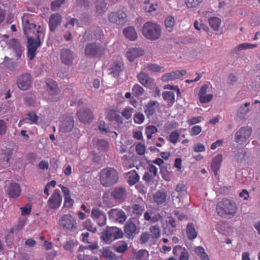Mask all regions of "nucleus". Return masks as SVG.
I'll list each match as a JSON object with an SVG mask.
<instances>
[{
  "mask_svg": "<svg viewBox=\"0 0 260 260\" xmlns=\"http://www.w3.org/2000/svg\"><path fill=\"white\" fill-rule=\"evenodd\" d=\"M101 184L105 187H110L116 184L119 179L117 171L113 168H106L99 173Z\"/></svg>",
  "mask_w": 260,
  "mask_h": 260,
  "instance_id": "1",
  "label": "nucleus"
},
{
  "mask_svg": "<svg viewBox=\"0 0 260 260\" xmlns=\"http://www.w3.org/2000/svg\"><path fill=\"white\" fill-rule=\"evenodd\" d=\"M218 214L224 218H231L236 212L237 208L235 203L227 199H223L218 203L216 207Z\"/></svg>",
  "mask_w": 260,
  "mask_h": 260,
  "instance_id": "2",
  "label": "nucleus"
},
{
  "mask_svg": "<svg viewBox=\"0 0 260 260\" xmlns=\"http://www.w3.org/2000/svg\"><path fill=\"white\" fill-rule=\"evenodd\" d=\"M33 15L29 14H24L22 17V21L23 27V31L27 39L29 38H35L36 37V34L39 30H43L41 29L40 26L37 28V25L33 21Z\"/></svg>",
  "mask_w": 260,
  "mask_h": 260,
  "instance_id": "3",
  "label": "nucleus"
},
{
  "mask_svg": "<svg viewBox=\"0 0 260 260\" xmlns=\"http://www.w3.org/2000/svg\"><path fill=\"white\" fill-rule=\"evenodd\" d=\"M161 33V27L157 23L148 21L143 25L142 34L147 39L156 40L160 38Z\"/></svg>",
  "mask_w": 260,
  "mask_h": 260,
  "instance_id": "4",
  "label": "nucleus"
},
{
  "mask_svg": "<svg viewBox=\"0 0 260 260\" xmlns=\"http://www.w3.org/2000/svg\"><path fill=\"white\" fill-rule=\"evenodd\" d=\"M43 34L42 30H39L36 35V40L31 38L27 39V56L29 60H32L35 57L37 50L41 45L40 35Z\"/></svg>",
  "mask_w": 260,
  "mask_h": 260,
  "instance_id": "5",
  "label": "nucleus"
},
{
  "mask_svg": "<svg viewBox=\"0 0 260 260\" xmlns=\"http://www.w3.org/2000/svg\"><path fill=\"white\" fill-rule=\"evenodd\" d=\"M105 53V49L100 43H91L86 45L85 55L88 58H99Z\"/></svg>",
  "mask_w": 260,
  "mask_h": 260,
  "instance_id": "6",
  "label": "nucleus"
},
{
  "mask_svg": "<svg viewBox=\"0 0 260 260\" xmlns=\"http://www.w3.org/2000/svg\"><path fill=\"white\" fill-rule=\"evenodd\" d=\"M252 129L248 126L241 127L235 135V142L242 144L247 141L251 136Z\"/></svg>",
  "mask_w": 260,
  "mask_h": 260,
  "instance_id": "7",
  "label": "nucleus"
},
{
  "mask_svg": "<svg viewBox=\"0 0 260 260\" xmlns=\"http://www.w3.org/2000/svg\"><path fill=\"white\" fill-rule=\"evenodd\" d=\"M31 77L29 73H24L18 76L17 79V85L22 90L28 89L31 84Z\"/></svg>",
  "mask_w": 260,
  "mask_h": 260,
  "instance_id": "8",
  "label": "nucleus"
},
{
  "mask_svg": "<svg viewBox=\"0 0 260 260\" xmlns=\"http://www.w3.org/2000/svg\"><path fill=\"white\" fill-rule=\"evenodd\" d=\"M108 214L110 219L121 223L124 222L127 218L125 212L121 209H112Z\"/></svg>",
  "mask_w": 260,
  "mask_h": 260,
  "instance_id": "9",
  "label": "nucleus"
},
{
  "mask_svg": "<svg viewBox=\"0 0 260 260\" xmlns=\"http://www.w3.org/2000/svg\"><path fill=\"white\" fill-rule=\"evenodd\" d=\"M77 115L79 120L83 123L90 122L93 119L92 112L88 108L80 109L77 112Z\"/></svg>",
  "mask_w": 260,
  "mask_h": 260,
  "instance_id": "10",
  "label": "nucleus"
},
{
  "mask_svg": "<svg viewBox=\"0 0 260 260\" xmlns=\"http://www.w3.org/2000/svg\"><path fill=\"white\" fill-rule=\"evenodd\" d=\"M91 216L96 221L98 224L103 226L106 223L107 217L106 214L98 208H94L92 210Z\"/></svg>",
  "mask_w": 260,
  "mask_h": 260,
  "instance_id": "11",
  "label": "nucleus"
},
{
  "mask_svg": "<svg viewBox=\"0 0 260 260\" xmlns=\"http://www.w3.org/2000/svg\"><path fill=\"white\" fill-rule=\"evenodd\" d=\"M61 201L60 191L56 189L48 200V205L50 209H56L60 206Z\"/></svg>",
  "mask_w": 260,
  "mask_h": 260,
  "instance_id": "12",
  "label": "nucleus"
},
{
  "mask_svg": "<svg viewBox=\"0 0 260 260\" xmlns=\"http://www.w3.org/2000/svg\"><path fill=\"white\" fill-rule=\"evenodd\" d=\"M110 22L116 24H124L126 21V15L124 12H112L109 15Z\"/></svg>",
  "mask_w": 260,
  "mask_h": 260,
  "instance_id": "13",
  "label": "nucleus"
},
{
  "mask_svg": "<svg viewBox=\"0 0 260 260\" xmlns=\"http://www.w3.org/2000/svg\"><path fill=\"white\" fill-rule=\"evenodd\" d=\"M186 73L185 70L175 71L164 74L161 77V80L165 82H168L178 79Z\"/></svg>",
  "mask_w": 260,
  "mask_h": 260,
  "instance_id": "14",
  "label": "nucleus"
},
{
  "mask_svg": "<svg viewBox=\"0 0 260 260\" xmlns=\"http://www.w3.org/2000/svg\"><path fill=\"white\" fill-rule=\"evenodd\" d=\"M111 196L117 201L122 202L126 198V190L124 187H116L112 191Z\"/></svg>",
  "mask_w": 260,
  "mask_h": 260,
  "instance_id": "15",
  "label": "nucleus"
},
{
  "mask_svg": "<svg viewBox=\"0 0 260 260\" xmlns=\"http://www.w3.org/2000/svg\"><path fill=\"white\" fill-rule=\"evenodd\" d=\"M251 109V106L249 102L241 105L237 111V117L239 120L245 119L246 115L250 112Z\"/></svg>",
  "mask_w": 260,
  "mask_h": 260,
  "instance_id": "16",
  "label": "nucleus"
},
{
  "mask_svg": "<svg viewBox=\"0 0 260 260\" xmlns=\"http://www.w3.org/2000/svg\"><path fill=\"white\" fill-rule=\"evenodd\" d=\"M7 192L10 198H17L20 195V186L17 183L12 182L7 187Z\"/></svg>",
  "mask_w": 260,
  "mask_h": 260,
  "instance_id": "17",
  "label": "nucleus"
},
{
  "mask_svg": "<svg viewBox=\"0 0 260 260\" xmlns=\"http://www.w3.org/2000/svg\"><path fill=\"white\" fill-rule=\"evenodd\" d=\"M62 18L58 14H52L49 19V28L50 30L53 32L57 27L60 24Z\"/></svg>",
  "mask_w": 260,
  "mask_h": 260,
  "instance_id": "18",
  "label": "nucleus"
},
{
  "mask_svg": "<svg viewBox=\"0 0 260 260\" xmlns=\"http://www.w3.org/2000/svg\"><path fill=\"white\" fill-rule=\"evenodd\" d=\"M9 45V47L15 53L16 57L17 59L20 58L22 54V49L18 40L16 39L11 40Z\"/></svg>",
  "mask_w": 260,
  "mask_h": 260,
  "instance_id": "19",
  "label": "nucleus"
},
{
  "mask_svg": "<svg viewBox=\"0 0 260 260\" xmlns=\"http://www.w3.org/2000/svg\"><path fill=\"white\" fill-rule=\"evenodd\" d=\"M143 54V50L141 48H132L128 49L126 55L128 59L132 62L136 58Z\"/></svg>",
  "mask_w": 260,
  "mask_h": 260,
  "instance_id": "20",
  "label": "nucleus"
},
{
  "mask_svg": "<svg viewBox=\"0 0 260 260\" xmlns=\"http://www.w3.org/2000/svg\"><path fill=\"white\" fill-rule=\"evenodd\" d=\"M124 232L128 237L138 233L136 225L132 221H128L124 225Z\"/></svg>",
  "mask_w": 260,
  "mask_h": 260,
  "instance_id": "21",
  "label": "nucleus"
},
{
  "mask_svg": "<svg viewBox=\"0 0 260 260\" xmlns=\"http://www.w3.org/2000/svg\"><path fill=\"white\" fill-rule=\"evenodd\" d=\"M222 160V156L221 154H218L213 158L211 168L215 175L217 174V172L220 168Z\"/></svg>",
  "mask_w": 260,
  "mask_h": 260,
  "instance_id": "22",
  "label": "nucleus"
},
{
  "mask_svg": "<svg viewBox=\"0 0 260 260\" xmlns=\"http://www.w3.org/2000/svg\"><path fill=\"white\" fill-rule=\"evenodd\" d=\"M167 194L166 193L161 190L157 191L153 196V200L155 203L157 204H163L166 200Z\"/></svg>",
  "mask_w": 260,
  "mask_h": 260,
  "instance_id": "23",
  "label": "nucleus"
},
{
  "mask_svg": "<svg viewBox=\"0 0 260 260\" xmlns=\"http://www.w3.org/2000/svg\"><path fill=\"white\" fill-rule=\"evenodd\" d=\"M158 104L156 101H151L146 106L144 112L148 118H150L155 112V106Z\"/></svg>",
  "mask_w": 260,
  "mask_h": 260,
  "instance_id": "24",
  "label": "nucleus"
},
{
  "mask_svg": "<svg viewBox=\"0 0 260 260\" xmlns=\"http://www.w3.org/2000/svg\"><path fill=\"white\" fill-rule=\"evenodd\" d=\"M123 33L124 36L131 41H135L137 38V34L135 29L132 26L124 29Z\"/></svg>",
  "mask_w": 260,
  "mask_h": 260,
  "instance_id": "25",
  "label": "nucleus"
},
{
  "mask_svg": "<svg viewBox=\"0 0 260 260\" xmlns=\"http://www.w3.org/2000/svg\"><path fill=\"white\" fill-rule=\"evenodd\" d=\"M257 47V44H249L247 43H244L242 44H240L235 47L233 50H231V54H234L235 53H237L239 51L244 50V49H251L253 48H255Z\"/></svg>",
  "mask_w": 260,
  "mask_h": 260,
  "instance_id": "26",
  "label": "nucleus"
},
{
  "mask_svg": "<svg viewBox=\"0 0 260 260\" xmlns=\"http://www.w3.org/2000/svg\"><path fill=\"white\" fill-rule=\"evenodd\" d=\"M46 84L47 86V90L50 94L55 95L57 93L58 88L55 81L51 79H48L47 80Z\"/></svg>",
  "mask_w": 260,
  "mask_h": 260,
  "instance_id": "27",
  "label": "nucleus"
},
{
  "mask_svg": "<svg viewBox=\"0 0 260 260\" xmlns=\"http://www.w3.org/2000/svg\"><path fill=\"white\" fill-rule=\"evenodd\" d=\"M186 234L189 240H192L197 237V233L196 231L193 223H189L186 226Z\"/></svg>",
  "mask_w": 260,
  "mask_h": 260,
  "instance_id": "28",
  "label": "nucleus"
},
{
  "mask_svg": "<svg viewBox=\"0 0 260 260\" xmlns=\"http://www.w3.org/2000/svg\"><path fill=\"white\" fill-rule=\"evenodd\" d=\"M77 228V223L74 218L70 215H66V229L73 231Z\"/></svg>",
  "mask_w": 260,
  "mask_h": 260,
  "instance_id": "29",
  "label": "nucleus"
},
{
  "mask_svg": "<svg viewBox=\"0 0 260 260\" xmlns=\"http://www.w3.org/2000/svg\"><path fill=\"white\" fill-rule=\"evenodd\" d=\"M246 152L243 149H238L234 156V159L238 162H242L246 160Z\"/></svg>",
  "mask_w": 260,
  "mask_h": 260,
  "instance_id": "30",
  "label": "nucleus"
},
{
  "mask_svg": "<svg viewBox=\"0 0 260 260\" xmlns=\"http://www.w3.org/2000/svg\"><path fill=\"white\" fill-rule=\"evenodd\" d=\"M3 64L5 68L11 71H14L17 67V62L8 57H5Z\"/></svg>",
  "mask_w": 260,
  "mask_h": 260,
  "instance_id": "31",
  "label": "nucleus"
},
{
  "mask_svg": "<svg viewBox=\"0 0 260 260\" xmlns=\"http://www.w3.org/2000/svg\"><path fill=\"white\" fill-rule=\"evenodd\" d=\"M110 74L116 77L118 76L119 73L122 71V64L120 62H115L110 68Z\"/></svg>",
  "mask_w": 260,
  "mask_h": 260,
  "instance_id": "32",
  "label": "nucleus"
},
{
  "mask_svg": "<svg viewBox=\"0 0 260 260\" xmlns=\"http://www.w3.org/2000/svg\"><path fill=\"white\" fill-rule=\"evenodd\" d=\"M208 22L211 28L214 30H218L220 26L221 20L216 17H213L208 19Z\"/></svg>",
  "mask_w": 260,
  "mask_h": 260,
  "instance_id": "33",
  "label": "nucleus"
},
{
  "mask_svg": "<svg viewBox=\"0 0 260 260\" xmlns=\"http://www.w3.org/2000/svg\"><path fill=\"white\" fill-rule=\"evenodd\" d=\"M162 96L165 101L172 105L175 102V94L172 91H165L162 93Z\"/></svg>",
  "mask_w": 260,
  "mask_h": 260,
  "instance_id": "34",
  "label": "nucleus"
},
{
  "mask_svg": "<svg viewBox=\"0 0 260 260\" xmlns=\"http://www.w3.org/2000/svg\"><path fill=\"white\" fill-rule=\"evenodd\" d=\"M101 238L103 241H104L106 243L110 242L113 240L112 233L109 227H108L106 230H104L103 232Z\"/></svg>",
  "mask_w": 260,
  "mask_h": 260,
  "instance_id": "35",
  "label": "nucleus"
},
{
  "mask_svg": "<svg viewBox=\"0 0 260 260\" xmlns=\"http://www.w3.org/2000/svg\"><path fill=\"white\" fill-rule=\"evenodd\" d=\"M149 231L153 239H157L160 236V230L157 225L151 226L149 228Z\"/></svg>",
  "mask_w": 260,
  "mask_h": 260,
  "instance_id": "36",
  "label": "nucleus"
},
{
  "mask_svg": "<svg viewBox=\"0 0 260 260\" xmlns=\"http://www.w3.org/2000/svg\"><path fill=\"white\" fill-rule=\"evenodd\" d=\"M25 119L26 120H29V123L30 124H38L39 117L37 116L35 112L29 111L27 113L26 118Z\"/></svg>",
  "mask_w": 260,
  "mask_h": 260,
  "instance_id": "37",
  "label": "nucleus"
},
{
  "mask_svg": "<svg viewBox=\"0 0 260 260\" xmlns=\"http://www.w3.org/2000/svg\"><path fill=\"white\" fill-rule=\"evenodd\" d=\"M194 251L202 260H209L208 255L205 252L203 247L201 246L197 247L194 249Z\"/></svg>",
  "mask_w": 260,
  "mask_h": 260,
  "instance_id": "38",
  "label": "nucleus"
},
{
  "mask_svg": "<svg viewBox=\"0 0 260 260\" xmlns=\"http://www.w3.org/2000/svg\"><path fill=\"white\" fill-rule=\"evenodd\" d=\"M138 78L139 82L145 86L149 83L151 82V78H150L147 74L144 73H140L138 75Z\"/></svg>",
  "mask_w": 260,
  "mask_h": 260,
  "instance_id": "39",
  "label": "nucleus"
},
{
  "mask_svg": "<svg viewBox=\"0 0 260 260\" xmlns=\"http://www.w3.org/2000/svg\"><path fill=\"white\" fill-rule=\"evenodd\" d=\"M112 233L113 240L117 239L122 237V231L117 227H109Z\"/></svg>",
  "mask_w": 260,
  "mask_h": 260,
  "instance_id": "40",
  "label": "nucleus"
},
{
  "mask_svg": "<svg viewBox=\"0 0 260 260\" xmlns=\"http://www.w3.org/2000/svg\"><path fill=\"white\" fill-rule=\"evenodd\" d=\"M139 176L136 171H133L129 173L128 182L131 185H133L138 182Z\"/></svg>",
  "mask_w": 260,
  "mask_h": 260,
  "instance_id": "41",
  "label": "nucleus"
},
{
  "mask_svg": "<svg viewBox=\"0 0 260 260\" xmlns=\"http://www.w3.org/2000/svg\"><path fill=\"white\" fill-rule=\"evenodd\" d=\"M96 11L99 13H102L106 10V3L104 0H97L95 3Z\"/></svg>",
  "mask_w": 260,
  "mask_h": 260,
  "instance_id": "42",
  "label": "nucleus"
},
{
  "mask_svg": "<svg viewBox=\"0 0 260 260\" xmlns=\"http://www.w3.org/2000/svg\"><path fill=\"white\" fill-rule=\"evenodd\" d=\"M102 254L104 257L110 260H115L116 259L115 253L108 248L103 249Z\"/></svg>",
  "mask_w": 260,
  "mask_h": 260,
  "instance_id": "43",
  "label": "nucleus"
},
{
  "mask_svg": "<svg viewBox=\"0 0 260 260\" xmlns=\"http://www.w3.org/2000/svg\"><path fill=\"white\" fill-rule=\"evenodd\" d=\"M175 24V20L173 17L169 16L167 17L165 21V25L168 29L169 31H171L173 27Z\"/></svg>",
  "mask_w": 260,
  "mask_h": 260,
  "instance_id": "44",
  "label": "nucleus"
},
{
  "mask_svg": "<svg viewBox=\"0 0 260 260\" xmlns=\"http://www.w3.org/2000/svg\"><path fill=\"white\" fill-rule=\"evenodd\" d=\"M133 213L137 216H139L142 215L144 211L143 206H140L138 204H135L132 207Z\"/></svg>",
  "mask_w": 260,
  "mask_h": 260,
  "instance_id": "45",
  "label": "nucleus"
},
{
  "mask_svg": "<svg viewBox=\"0 0 260 260\" xmlns=\"http://www.w3.org/2000/svg\"><path fill=\"white\" fill-rule=\"evenodd\" d=\"M132 91L133 93L136 96H139L143 94L144 90L142 86L138 84H136L133 87Z\"/></svg>",
  "mask_w": 260,
  "mask_h": 260,
  "instance_id": "46",
  "label": "nucleus"
},
{
  "mask_svg": "<svg viewBox=\"0 0 260 260\" xmlns=\"http://www.w3.org/2000/svg\"><path fill=\"white\" fill-rule=\"evenodd\" d=\"M157 132V129L154 126L150 125L146 128V134L148 139H150L152 138V134L156 133Z\"/></svg>",
  "mask_w": 260,
  "mask_h": 260,
  "instance_id": "47",
  "label": "nucleus"
},
{
  "mask_svg": "<svg viewBox=\"0 0 260 260\" xmlns=\"http://www.w3.org/2000/svg\"><path fill=\"white\" fill-rule=\"evenodd\" d=\"M93 36L91 37L92 40H100L103 36L102 30L99 27L96 28L93 31Z\"/></svg>",
  "mask_w": 260,
  "mask_h": 260,
  "instance_id": "48",
  "label": "nucleus"
},
{
  "mask_svg": "<svg viewBox=\"0 0 260 260\" xmlns=\"http://www.w3.org/2000/svg\"><path fill=\"white\" fill-rule=\"evenodd\" d=\"M96 145L102 150H106L108 147V143L104 139H98L96 142Z\"/></svg>",
  "mask_w": 260,
  "mask_h": 260,
  "instance_id": "49",
  "label": "nucleus"
},
{
  "mask_svg": "<svg viewBox=\"0 0 260 260\" xmlns=\"http://www.w3.org/2000/svg\"><path fill=\"white\" fill-rule=\"evenodd\" d=\"M73 59L74 55L73 54V52L70 50L66 49V65H72Z\"/></svg>",
  "mask_w": 260,
  "mask_h": 260,
  "instance_id": "50",
  "label": "nucleus"
},
{
  "mask_svg": "<svg viewBox=\"0 0 260 260\" xmlns=\"http://www.w3.org/2000/svg\"><path fill=\"white\" fill-rule=\"evenodd\" d=\"M22 216L29 215L31 212V206L29 204H26L24 207H21Z\"/></svg>",
  "mask_w": 260,
  "mask_h": 260,
  "instance_id": "51",
  "label": "nucleus"
},
{
  "mask_svg": "<svg viewBox=\"0 0 260 260\" xmlns=\"http://www.w3.org/2000/svg\"><path fill=\"white\" fill-rule=\"evenodd\" d=\"M134 109L132 108H125L121 112L122 115L126 119H128L132 115Z\"/></svg>",
  "mask_w": 260,
  "mask_h": 260,
  "instance_id": "52",
  "label": "nucleus"
},
{
  "mask_svg": "<svg viewBox=\"0 0 260 260\" xmlns=\"http://www.w3.org/2000/svg\"><path fill=\"white\" fill-rule=\"evenodd\" d=\"M74 127V119L73 116L68 117L67 121H66V132L71 131Z\"/></svg>",
  "mask_w": 260,
  "mask_h": 260,
  "instance_id": "53",
  "label": "nucleus"
},
{
  "mask_svg": "<svg viewBox=\"0 0 260 260\" xmlns=\"http://www.w3.org/2000/svg\"><path fill=\"white\" fill-rule=\"evenodd\" d=\"M70 194V191L68 189L66 188V207L71 208L73 206L74 201L71 198Z\"/></svg>",
  "mask_w": 260,
  "mask_h": 260,
  "instance_id": "54",
  "label": "nucleus"
},
{
  "mask_svg": "<svg viewBox=\"0 0 260 260\" xmlns=\"http://www.w3.org/2000/svg\"><path fill=\"white\" fill-rule=\"evenodd\" d=\"M187 7L194 8L197 6L202 0H185Z\"/></svg>",
  "mask_w": 260,
  "mask_h": 260,
  "instance_id": "55",
  "label": "nucleus"
},
{
  "mask_svg": "<svg viewBox=\"0 0 260 260\" xmlns=\"http://www.w3.org/2000/svg\"><path fill=\"white\" fill-rule=\"evenodd\" d=\"M3 154L4 155V156L3 157V161L6 162H8L10 157L12 156V151L9 149H6L4 150Z\"/></svg>",
  "mask_w": 260,
  "mask_h": 260,
  "instance_id": "56",
  "label": "nucleus"
},
{
  "mask_svg": "<svg viewBox=\"0 0 260 260\" xmlns=\"http://www.w3.org/2000/svg\"><path fill=\"white\" fill-rule=\"evenodd\" d=\"M7 131V125L6 122L0 119V135H5Z\"/></svg>",
  "mask_w": 260,
  "mask_h": 260,
  "instance_id": "57",
  "label": "nucleus"
},
{
  "mask_svg": "<svg viewBox=\"0 0 260 260\" xmlns=\"http://www.w3.org/2000/svg\"><path fill=\"white\" fill-rule=\"evenodd\" d=\"M213 95L211 94L203 95L199 96L200 102L201 103H206L211 101L212 99Z\"/></svg>",
  "mask_w": 260,
  "mask_h": 260,
  "instance_id": "58",
  "label": "nucleus"
},
{
  "mask_svg": "<svg viewBox=\"0 0 260 260\" xmlns=\"http://www.w3.org/2000/svg\"><path fill=\"white\" fill-rule=\"evenodd\" d=\"M64 0H55L51 4V8L52 10H56L62 4L64 3Z\"/></svg>",
  "mask_w": 260,
  "mask_h": 260,
  "instance_id": "59",
  "label": "nucleus"
},
{
  "mask_svg": "<svg viewBox=\"0 0 260 260\" xmlns=\"http://www.w3.org/2000/svg\"><path fill=\"white\" fill-rule=\"evenodd\" d=\"M145 147L142 143H139L136 147V151L139 155H143L145 152Z\"/></svg>",
  "mask_w": 260,
  "mask_h": 260,
  "instance_id": "60",
  "label": "nucleus"
},
{
  "mask_svg": "<svg viewBox=\"0 0 260 260\" xmlns=\"http://www.w3.org/2000/svg\"><path fill=\"white\" fill-rule=\"evenodd\" d=\"M179 137V134L178 132H173L169 136V140L172 143L175 144L177 142Z\"/></svg>",
  "mask_w": 260,
  "mask_h": 260,
  "instance_id": "61",
  "label": "nucleus"
},
{
  "mask_svg": "<svg viewBox=\"0 0 260 260\" xmlns=\"http://www.w3.org/2000/svg\"><path fill=\"white\" fill-rule=\"evenodd\" d=\"M127 249V244L124 243L123 244L117 246L114 248V250L118 253H123Z\"/></svg>",
  "mask_w": 260,
  "mask_h": 260,
  "instance_id": "62",
  "label": "nucleus"
},
{
  "mask_svg": "<svg viewBox=\"0 0 260 260\" xmlns=\"http://www.w3.org/2000/svg\"><path fill=\"white\" fill-rule=\"evenodd\" d=\"M144 120V116L142 113H138L134 116V121L138 124L142 123Z\"/></svg>",
  "mask_w": 260,
  "mask_h": 260,
  "instance_id": "63",
  "label": "nucleus"
},
{
  "mask_svg": "<svg viewBox=\"0 0 260 260\" xmlns=\"http://www.w3.org/2000/svg\"><path fill=\"white\" fill-rule=\"evenodd\" d=\"M148 69L152 72H159L161 67L156 64H149L147 66Z\"/></svg>",
  "mask_w": 260,
  "mask_h": 260,
  "instance_id": "64",
  "label": "nucleus"
}]
</instances>
